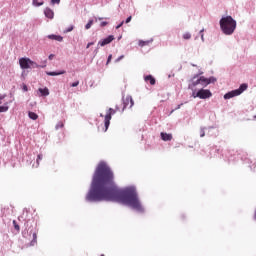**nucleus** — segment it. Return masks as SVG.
<instances>
[{
	"mask_svg": "<svg viewBox=\"0 0 256 256\" xmlns=\"http://www.w3.org/2000/svg\"><path fill=\"white\" fill-rule=\"evenodd\" d=\"M46 75H49L50 77H55L57 75H65V70H62L60 72H46Z\"/></svg>",
	"mask_w": 256,
	"mask_h": 256,
	"instance_id": "nucleus-15",
	"label": "nucleus"
},
{
	"mask_svg": "<svg viewBox=\"0 0 256 256\" xmlns=\"http://www.w3.org/2000/svg\"><path fill=\"white\" fill-rule=\"evenodd\" d=\"M123 23H125V22L122 21L118 26H116V29H121V27H123Z\"/></svg>",
	"mask_w": 256,
	"mask_h": 256,
	"instance_id": "nucleus-31",
	"label": "nucleus"
},
{
	"mask_svg": "<svg viewBox=\"0 0 256 256\" xmlns=\"http://www.w3.org/2000/svg\"><path fill=\"white\" fill-rule=\"evenodd\" d=\"M23 91H29V89L27 88V85H23Z\"/></svg>",
	"mask_w": 256,
	"mask_h": 256,
	"instance_id": "nucleus-35",
	"label": "nucleus"
},
{
	"mask_svg": "<svg viewBox=\"0 0 256 256\" xmlns=\"http://www.w3.org/2000/svg\"><path fill=\"white\" fill-rule=\"evenodd\" d=\"M79 86V81L73 82L70 87H78Z\"/></svg>",
	"mask_w": 256,
	"mask_h": 256,
	"instance_id": "nucleus-28",
	"label": "nucleus"
},
{
	"mask_svg": "<svg viewBox=\"0 0 256 256\" xmlns=\"http://www.w3.org/2000/svg\"><path fill=\"white\" fill-rule=\"evenodd\" d=\"M117 111H119V108H116V110H114L113 108L108 109L104 118V125H105L104 131H107V129H109V125H111L112 115H115Z\"/></svg>",
	"mask_w": 256,
	"mask_h": 256,
	"instance_id": "nucleus-6",
	"label": "nucleus"
},
{
	"mask_svg": "<svg viewBox=\"0 0 256 256\" xmlns=\"http://www.w3.org/2000/svg\"><path fill=\"white\" fill-rule=\"evenodd\" d=\"M93 26V20H89V22L85 25V29H89Z\"/></svg>",
	"mask_w": 256,
	"mask_h": 256,
	"instance_id": "nucleus-23",
	"label": "nucleus"
},
{
	"mask_svg": "<svg viewBox=\"0 0 256 256\" xmlns=\"http://www.w3.org/2000/svg\"><path fill=\"white\" fill-rule=\"evenodd\" d=\"M29 119H32V121H37L39 119V115L35 112H28Z\"/></svg>",
	"mask_w": 256,
	"mask_h": 256,
	"instance_id": "nucleus-16",
	"label": "nucleus"
},
{
	"mask_svg": "<svg viewBox=\"0 0 256 256\" xmlns=\"http://www.w3.org/2000/svg\"><path fill=\"white\" fill-rule=\"evenodd\" d=\"M73 30V26H71L70 28L67 29V32H71Z\"/></svg>",
	"mask_w": 256,
	"mask_h": 256,
	"instance_id": "nucleus-36",
	"label": "nucleus"
},
{
	"mask_svg": "<svg viewBox=\"0 0 256 256\" xmlns=\"http://www.w3.org/2000/svg\"><path fill=\"white\" fill-rule=\"evenodd\" d=\"M8 105V103H5L4 106H0V113H7V111H9Z\"/></svg>",
	"mask_w": 256,
	"mask_h": 256,
	"instance_id": "nucleus-17",
	"label": "nucleus"
},
{
	"mask_svg": "<svg viewBox=\"0 0 256 256\" xmlns=\"http://www.w3.org/2000/svg\"><path fill=\"white\" fill-rule=\"evenodd\" d=\"M160 137H161L162 141H172L173 140V134H168L165 132H161Z\"/></svg>",
	"mask_w": 256,
	"mask_h": 256,
	"instance_id": "nucleus-10",
	"label": "nucleus"
},
{
	"mask_svg": "<svg viewBox=\"0 0 256 256\" xmlns=\"http://www.w3.org/2000/svg\"><path fill=\"white\" fill-rule=\"evenodd\" d=\"M183 39H185V40L191 39V33H189V32L184 33L183 34Z\"/></svg>",
	"mask_w": 256,
	"mask_h": 256,
	"instance_id": "nucleus-19",
	"label": "nucleus"
},
{
	"mask_svg": "<svg viewBox=\"0 0 256 256\" xmlns=\"http://www.w3.org/2000/svg\"><path fill=\"white\" fill-rule=\"evenodd\" d=\"M247 84H241L239 89L232 90L224 95V99H233V97H239L243 91H247Z\"/></svg>",
	"mask_w": 256,
	"mask_h": 256,
	"instance_id": "nucleus-5",
	"label": "nucleus"
},
{
	"mask_svg": "<svg viewBox=\"0 0 256 256\" xmlns=\"http://www.w3.org/2000/svg\"><path fill=\"white\" fill-rule=\"evenodd\" d=\"M86 201L90 203L115 201L116 203H122V205H128V207L140 213L144 211L135 187L119 189L115 185L113 171L105 162H100L95 170L91 188L86 195Z\"/></svg>",
	"mask_w": 256,
	"mask_h": 256,
	"instance_id": "nucleus-1",
	"label": "nucleus"
},
{
	"mask_svg": "<svg viewBox=\"0 0 256 256\" xmlns=\"http://www.w3.org/2000/svg\"><path fill=\"white\" fill-rule=\"evenodd\" d=\"M215 78H205V76H202L198 78L197 80L192 81L191 84H189V89L194 90L197 85H201V87H207V85H211V83H214Z\"/></svg>",
	"mask_w": 256,
	"mask_h": 256,
	"instance_id": "nucleus-3",
	"label": "nucleus"
},
{
	"mask_svg": "<svg viewBox=\"0 0 256 256\" xmlns=\"http://www.w3.org/2000/svg\"><path fill=\"white\" fill-rule=\"evenodd\" d=\"M95 43H93V42H89L88 44H87V46H86V49H89L90 47H91V45H94Z\"/></svg>",
	"mask_w": 256,
	"mask_h": 256,
	"instance_id": "nucleus-32",
	"label": "nucleus"
},
{
	"mask_svg": "<svg viewBox=\"0 0 256 256\" xmlns=\"http://www.w3.org/2000/svg\"><path fill=\"white\" fill-rule=\"evenodd\" d=\"M145 45H149V41H143V40L139 41V46L140 47H145Z\"/></svg>",
	"mask_w": 256,
	"mask_h": 256,
	"instance_id": "nucleus-20",
	"label": "nucleus"
},
{
	"mask_svg": "<svg viewBox=\"0 0 256 256\" xmlns=\"http://www.w3.org/2000/svg\"><path fill=\"white\" fill-rule=\"evenodd\" d=\"M40 161H43V155L42 154H39L37 156V160H36L37 165H39Z\"/></svg>",
	"mask_w": 256,
	"mask_h": 256,
	"instance_id": "nucleus-22",
	"label": "nucleus"
},
{
	"mask_svg": "<svg viewBox=\"0 0 256 256\" xmlns=\"http://www.w3.org/2000/svg\"><path fill=\"white\" fill-rule=\"evenodd\" d=\"M107 25H109L108 22H101V23H100V26H102V27H107Z\"/></svg>",
	"mask_w": 256,
	"mask_h": 256,
	"instance_id": "nucleus-29",
	"label": "nucleus"
},
{
	"mask_svg": "<svg viewBox=\"0 0 256 256\" xmlns=\"http://www.w3.org/2000/svg\"><path fill=\"white\" fill-rule=\"evenodd\" d=\"M113 41H115V36L110 35L107 38L100 40L98 45H100V47H105V45H109V43H112Z\"/></svg>",
	"mask_w": 256,
	"mask_h": 256,
	"instance_id": "nucleus-9",
	"label": "nucleus"
},
{
	"mask_svg": "<svg viewBox=\"0 0 256 256\" xmlns=\"http://www.w3.org/2000/svg\"><path fill=\"white\" fill-rule=\"evenodd\" d=\"M193 97L198 99H209L213 97V93L208 89H200L196 94L193 92Z\"/></svg>",
	"mask_w": 256,
	"mask_h": 256,
	"instance_id": "nucleus-7",
	"label": "nucleus"
},
{
	"mask_svg": "<svg viewBox=\"0 0 256 256\" xmlns=\"http://www.w3.org/2000/svg\"><path fill=\"white\" fill-rule=\"evenodd\" d=\"M111 59H113V55L110 54V55L108 56L106 65H109V63H111Z\"/></svg>",
	"mask_w": 256,
	"mask_h": 256,
	"instance_id": "nucleus-27",
	"label": "nucleus"
},
{
	"mask_svg": "<svg viewBox=\"0 0 256 256\" xmlns=\"http://www.w3.org/2000/svg\"><path fill=\"white\" fill-rule=\"evenodd\" d=\"M220 28L224 35H233L237 29V21L231 16L222 17L220 19Z\"/></svg>",
	"mask_w": 256,
	"mask_h": 256,
	"instance_id": "nucleus-2",
	"label": "nucleus"
},
{
	"mask_svg": "<svg viewBox=\"0 0 256 256\" xmlns=\"http://www.w3.org/2000/svg\"><path fill=\"white\" fill-rule=\"evenodd\" d=\"M33 5H35L36 7H41V5H43V1H39V0H32Z\"/></svg>",
	"mask_w": 256,
	"mask_h": 256,
	"instance_id": "nucleus-18",
	"label": "nucleus"
},
{
	"mask_svg": "<svg viewBox=\"0 0 256 256\" xmlns=\"http://www.w3.org/2000/svg\"><path fill=\"white\" fill-rule=\"evenodd\" d=\"M144 81H146V83H150V85H155L156 83L155 78L152 75L145 76Z\"/></svg>",
	"mask_w": 256,
	"mask_h": 256,
	"instance_id": "nucleus-13",
	"label": "nucleus"
},
{
	"mask_svg": "<svg viewBox=\"0 0 256 256\" xmlns=\"http://www.w3.org/2000/svg\"><path fill=\"white\" fill-rule=\"evenodd\" d=\"M101 256H105L104 254H102Z\"/></svg>",
	"mask_w": 256,
	"mask_h": 256,
	"instance_id": "nucleus-41",
	"label": "nucleus"
},
{
	"mask_svg": "<svg viewBox=\"0 0 256 256\" xmlns=\"http://www.w3.org/2000/svg\"><path fill=\"white\" fill-rule=\"evenodd\" d=\"M181 105H183V104L178 105V107L176 109H181Z\"/></svg>",
	"mask_w": 256,
	"mask_h": 256,
	"instance_id": "nucleus-39",
	"label": "nucleus"
},
{
	"mask_svg": "<svg viewBox=\"0 0 256 256\" xmlns=\"http://www.w3.org/2000/svg\"><path fill=\"white\" fill-rule=\"evenodd\" d=\"M200 137H205V131H202Z\"/></svg>",
	"mask_w": 256,
	"mask_h": 256,
	"instance_id": "nucleus-37",
	"label": "nucleus"
},
{
	"mask_svg": "<svg viewBox=\"0 0 256 256\" xmlns=\"http://www.w3.org/2000/svg\"><path fill=\"white\" fill-rule=\"evenodd\" d=\"M13 225H14V228L16 229V231L20 230V227H19V224H17V221L13 220Z\"/></svg>",
	"mask_w": 256,
	"mask_h": 256,
	"instance_id": "nucleus-24",
	"label": "nucleus"
},
{
	"mask_svg": "<svg viewBox=\"0 0 256 256\" xmlns=\"http://www.w3.org/2000/svg\"><path fill=\"white\" fill-rule=\"evenodd\" d=\"M39 93L41 94L42 97H47L49 96V88H39L38 89Z\"/></svg>",
	"mask_w": 256,
	"mask_h": 256,
	"instance_id": "nucleus-14",
	"label": "nucleus"
},
{
	"mask_svg": "<svg viewBox=\"0 0 256 256\" xmlns=\"http://www.w3.org/2000/svg\"><path fill=\"white\" fill-rule=\"evenodd\" d=\"M48 39H52L53 41H59V43H61L63 41V36L52 34L48 36Z\"/></svg>",
	"mask_w": 256,
	"mask_h": 256,
	"instance_id": "nucleus-12",
	"label": "nucleus"
},
{
	"mask_svg": "<svg viewBox=\"0 0 256 256\" xmlns=\"http://www.w3.org/2000/svg\"><path fill=\"white\" fill-rule=\"evenodd\" d=\"M124 57H125L124 55L118 57V58L116 59V63H119V61H121V59H124Z\"/></svg>",
	"mask_w": 256,
	"mask_h": 256,
	"instance_id": "nucleus-30",
	"label": "nucleus"
},
{
	"mask_svg": "<svg viewBox=\"0 0 256 256\" xmlns=\"http://www.w3.org/2000/svg\"><path fill=\"white\" fill-rule=\"evenodd\" d=\"M37 243V233L33 234V240L31 241V245H35Z\"/></svg>",
	"mask_w": 256,
	"mask_h": 256,
	"instance_id": "nucleus-21",
	"label": "nucleus"
},
{
	"mask_svg": "<svg viewBox=\"0 0 256 256\" xmlns=\"http://www.w3.org/2000/svg\"><path fill=\"white\" fill-rule=\"evenodd\" d=\"M19 65L21 69H31V67L32 69H39V67H41L35 61H32L29 58H20Z\"/></svg>",
	"mask_w": 256,
	"mask_h": 256,
	"instance_id": "nucleus-4",
	"label": "nucleus"
},
{
	"mask_svg": "<svg viewBox=\"0 0 256 256\" xmlns=\"http://www.w3.org/2000/svg\"><path fill=\"white\" fill-rule=\"evenodd\" d=\"M44 15L48 19H53V17H55V12H53V10L51 8H45Z\"/></svg>",
	"mask_w": 256,
	"mask_h": 256,
	"instance_id": "nucleus-11",
	"label": "nucleus"
},
{
	"mask_svg": "<svg viewBox=\"0 0 256 256\" xmlns=\"http://www.w3.org/2000/svg\"><path fill=\"white\" fill-rule=\"evenodd\" d=\"M64 124L63 122H58V124L56 125V129H63Z\"/></svg>",
	"mask_w": 256,
	"mask_h": 256,
	"instance_id": "nucleus-25",
	"label": "nucleus"
},
{
	"mask_svg": "<svg viewBox=\"0 0 256 256\" xmlns=\"http://www.w3.org/2000/svg\"><path fill=\"white\" fill-rule=\"evenodd\" d=\"M254 119H256V115L254 116Z\"/></svg>",
	"mask_w": 256,
	"mask_h": 256,
	"instance_id": "nucleus-40",
	"label": "nucleus"
},
{
	"mask_svg": "<svg viewBox=\"0 0 256 256\" xmlns=\"http://www.w3.org/2000/svg\"><path fill=\"white\" fill-rule=\"evenodd\" d=\"M2 99H5V96H1L0 100H2ZM0 105H1V101H0Z\"/></svg>",
	"mask_w": 256,
	"mask_h": 256,
	"instance_id": "nucleus-38",
	"label": "nucleus"
},
{
	"mask_svg": "<svg viewBox=\"0 0 256 256\" xmlns=\"http://www.w3.org/2000/svg\"><path fill=\"white\" fill-rule=\"evenodd\" d=\"M59 3H61V0H51L52 5H59Z\"/></svg>",
	"mask_w": 256,
	"mask_h": 256,
	"instance_id": "nucleus-26",
	"label": "nucleus"
},
{
	"mask_svg": "<svg viewBox=\"0 0 256 256\" xmlns=\"http://www.w3.org/2000/svg\"><path fill=\"white\" fill-rule=\"evenodd\" d=\"M131 19H133L131 16H129L127 19H126V23H131Z\"/></svg>",
	"mask_w": 256,
	"mask_h": 256,
	"instance_id": "nucleus-34",
	"label": "nucleus"
},
{
	"mask_svg": "<svg viewBox=\"0 0 256 256\" xmlns=\"http://www.w3.org/2000/svg\"><path fill=\"white\" fill-rule=\"evenodd\" d=\"M54 57H55V54H50V55L48 56V59L51 61Z\"/></svg>",
	"mask_w": 256,
	"mask_h": 256,
	"instance_id": "nucleus-33",
	"label": "nucleus"
},
{
	"mask_svg": "<svg viewBox=\"0 0 256 256\" xmlns=\"http://www.w3.org/2000/svg\"><path fill=\"white\" fill-rule=\"evenodd\" d=\"M123 111H125V109H127V107L129 106V108L131 109V107H133V105H135V102L133 101V97L131 96H126L123 99Z\"/></svg>",
	"mask_w": 256,
	"mask_h": 256,
	"instance_id": "nucleus-8",
	"label": "nucleus"
}]
</instances>
